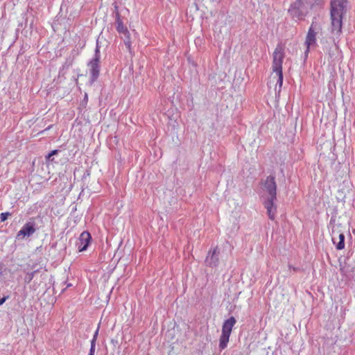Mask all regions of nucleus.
<instances>
[{
  "label": "nucleus",
  "mask_w": 355,
  "mask_h": 355,
  "mask_svg": "<svg viewBox=\"0 0 355 355\" xmlns=\"http://www.w3.org/2000/svg\"><path fill=\"white\" fill-rule=\"evenodd\" d=\"M94 354H95V347L91 346L88 355H94Z\"/></svg>",
  "instance_id": "obj_17"
},
{
  "label": "nucleus",
  "mask_w": 355,
  "mask_h": 355,
  "mask_svg": "<svg viewBox=\"0 0 355 355\" xmlns=\"http://www.w3.org/2000/svg\"><path fill=\"white\" fill-rule=\"evenodd\" d=\"M35 226V223L34 221H28L26 223L21 229L17 232L16 238L17 239H21L26 236L32 235L36 231Z\"/></svg>",
  "instance_id": "obj_10"
},
{
  "label": "nucleus",
  "mask_w": 355,
  "mask_h": 355,
  "mask_svg": "<svg viewBox=\"0 0 355 355\" xmlns=\"http://www.w3.org/2000/svg\"><path fill=\"white\" fill-rule=\"evenodd\" d=\"M98 330H99V326L98 327L96 331H95V333L94 334V336H93V339L94 340H96L97 339V336H98Z\"/></svg>",
  "instance_id": "obj_19"
},
{
  "label": "nucleus",
  "mask_w": 355,
  "mask_h": 355,
  "mask_svg": "<svg viewBox=\"0 0 355 355\" xmlns=\"http://www.w3.org/2000/svg\"><path fill=\"white\" fill-rule=\"evenodd\" d=\"M99 62H100L99 49H98V47H96L94 58L89 63V73L91 75L92 83H94L98 78V77L99 76V71H100Z\"/></svg>",
  "instance_id": "obj_5"
},
{
  "label": "nucleus",
  "mask_w": 355,
  "mask_h": 355,
  "mask_svg": "<svg viewBox=\"0 0 355 355\" xmlns=\"http://www.w3.org/2000/svg\"><path fill=\"white\" fill-rule=\"evenodd\" d=\"M290 16L295 20H302L307 15L304 8L300 6V1L297 0L288 9Z\"/></svg>",
  "instance_id": "obj_7"
},
{
  "label": "nucleus",
  "mask_w": 355,
  "mask_h": 355,
  "mask_svg": "<svg viewBox=\"0 0 355 355\" xmlns=\"http://www.w3.org/2000/svg\"><path fill=\"white\" fill-rule=\"evenodd\" d=\"M116 29L119 33L123 34L128 39V41L125 42V44L127 46V47L130 49L131 46L130 42L129 41L130 36V32L128 28L123 24L121 19L120 14L118 11L116 12Z\"/></svg>",
  "instance_id": "obj_9"
},
{
  "label": "nucleus",
  "mask_w": 355,
  "mask_h": 355,
  "mask_svg": "<svg viewBox=\"0 0 355 355\" xmlns=\"http://www.w3.org/2000/svg\"><path fill=\"white\" fill-rule=\"evenodd\" d=\"M331 239L338 250H342L345 248V236L343 233L336 231V230H333L331 232Z\"/></svg>",
  "instance_id": "obj_12"
},
{
  "label": "nucleus",
  "mask_w": 355,
  "mask_h": 355,
  "mask_svg": "<svg viewBox=\"0 0 355 355\" xmlns=\"http://www.w3.org/2000/svg\"><path fill=\"white\" fill-rule=\"evenodd\" d=\"M8 297H9L8 296H5V297H2L1 299H0V306L1 304H3L6 302V300L7 299H8Z\"/></svg>",
  "instance_id": "obj_18"
},
{
  "label": "nucleus",
  "mask_w": 355,
  "mask_h": 355,
  "mask_svg": "<svg viewBox=\"0 0 355 355\" xmlns=\"http://www.w3.org/2000/svg\"><path fill=\"white\" fill-rule=\"evenodd\" d=\"M236 322V319L233 316L224 322L222 327V334L219 340V347L221 349H224L227 347L232 328Z\"/></svg>",
  "instance_id": "obj_3"
},
{
  "label": "nucleus",
  "mask_w": 355,
  "mask_h": 355,
  "mask_svg": "<svg viewBox=\"0 0 355 355\" xmlns=\"http://www.w3.org/2000/svg\"><path fill=\"white\" fill-rule=\"evenodd\" d=\"M58 153V150H52L51 153H49L46 156V160L47 162L50 161L51 160V157H53V155H57Z\"/></svg>",
  "instance_id": "obj_15"
},
{
  "label": "nucleus",
  "mask_w": 355,
  "mask_h": 355,
  "mask_svg": "<svg viewBox=\"0 0 355 355\" xmlns=\"http://www.w3.org/2000/svg\"><path fill=\"white\" fill-rule=\"evenodd\" d=\"M92 236L88 232H83L80 235L77 245L80 252L85 250L89 244Z\"/></svg>",
  "instance_id": "obj_13"
},
{
  "label": "nucleus",
  "mask_w": 355,
  "mask_h": 355,
  "mask_svg": "<svg viewBox=\"0 0 355 355\" xmlns=\"http://www.w3.org/2000/svg\"><path fill=\"white\" fill-rule=\"evenodd\" d=\"M320 30L319 26L316 23L313 22L309 29L308 33L306 37L305 45L306 46V49L305 51V54H307L309 52L310 48L312 46H314L316 44V35Z\"/></svg>",
  "instance_id": "obj_4"
},
{
  "label": "nucleus",
  "mask_w": 355,
  "mask_h": 355,
  "mask_svg": "<svg viewBox=\"0 0 355 355\" xmlns=\"http://www.w3.org/2000/svg\"><path fill=\"white\" fill-rule=\"evenodd\" d=\"M347 0H331V32L340 35L342 31L343 17L346 11Z\"/></svg>",
  "instance_id": "obj_2"
},
{
  "label": "nucleus",
  "mask_w": 355,
  "mask_h": 355,
  "mask_svg": "<svg viewBox=\"0 0 355 355\" xmlns=\"http://www.w3.org/2000/svg\"><path fill=\"white\" fill-rule=\"evenodd\" d=\"M10 215L9 212L1 213L0 215V218L1 222H4L7 220L8 217Z\"/></svg>",
  "instance_id": "obj_16"
},
{
  "label": "nucleus",
  "mask_w": 355,
  "mask_h": 355,
  "mask_svg": "<svg viewBox=\"0 0 355 355\" xmlns=\"http://www.w3.org/2000/svg\"><path fill=\"white\" fill-rule=\"evenodd\" d=\"M96 340H94V339L92 338V341H91V346H94V347H95V346H96Z\"/></svg>",
  "instance_id": "obj_20"
},
{
  "label": "nucleus",
  "mask_w": 355,
  "mask_h": 355,
  "mask_svg": "<svg viewBox=\"0 0 355 355\" xmlns=\"http://www.w3.org/2000/svg\"><path fill=\"white\" fill-rule=\"evenodd\" d=\"M51 126H49V127L46 128V130L50 129V128H51Z\"/></svg>",
  "instance_id": "obj_21"
},
{
  "label": "nucleus",
  "mask_w": 355,
  "mask_h": 355,
  "mask_svg": "<svg viewBox=\"0 0 355 355\" xmlns=\"http://www.w3.org/2000/svg\"><path fill=\"white\" fill-rule=\"evenodd\" d=\"M284 58V46L279 44L276 46L272 54V72L270 75V82L275 83V90L279 92L283 84L282 64Z\"/></svg>",
  "instance_id": "obj_1"
},
{
  "label": "nucleus",
  "mask_w": 355,
  "mask_h": 355,
  "mask_svg": "<svg viewBox=\"0 0 355 355\" xmlns=\"http://www.w3.org/2000/svg\"><path fill=\"white\" fill-rule=\"evenodd\" d=\"M300 1V6L304 8L306 12H309L311 10L313 6L316 3L317 0H297Z\"/></svg>",
  "instance_id": "obj_14"
},
{
  "label": "nucleus",
  "mask_w": 355,
  "mask_h": 355,
  "mask_svg": "<svg viewBox=\"0 0 355 355\" xmlns=\"http://www.w3.org/2000/svg\"><path fill=\"white\" fill-rule=\"evenodd\" d=\"M290 16L295 20H302L307 15L304 8L300 6V1L297 0L288 9Z\"/></svg>",
  "instance_id": "obj_6"
},
{
  "label": "nucleus",
  "mask_w": 355,
  "mask_h": 355,
  "mask_svg": "<svg viewBox=\"0 0 355 355\" xmlns=\"http://www.w3.org/2000/svg\"><path fill=\"white\" fill-rule=\"evenodd\" d=\"M277 198H269L263 202L265 208L267 209V214L270 219L274 220L277 212V207L275 205V201Z\"/></svg>",
  "instance_id": "obj_11"
},
{
  "label": "nucleus",
  "mask_w": 355,
  "mask_h": 355,
  "mask_svg": "<svg viewBox=\"0 0 355 355\" xmlns=\"http://www.w3.org/2000/svg\"><path fill=\"white\" fill-rule=\"evenodd\" d=\"M263 191L268 194L269 198H277V184L275 178L272 175L267 177L263 184Z\"/></svg>",
  "instance_id": "obj_8"
}]
</instances>
